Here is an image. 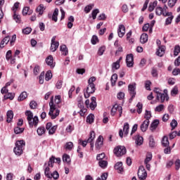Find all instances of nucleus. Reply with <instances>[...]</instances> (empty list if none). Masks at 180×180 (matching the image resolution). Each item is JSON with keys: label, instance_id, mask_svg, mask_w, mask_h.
Segmentation results:
<instances>
[{"label": "nucleus", "instance_id": "c9c22d12", "mask_svg": "<svg viewBox=\"0 0 180 180\" xmlns=\"http://www.w3.org/2000/svg\"><path fill=\"white\" fill-rule=\"evenodd\" d=\"M36 12H37L40 15H43V13L44 12V6L43 4H40L39 6L37 8Z\"/></svg>", "mask_w": 180, "mask_h": 180}, {"label": "nucleus", "instance_id": "f257e3e1", "mask_svg": "<svg viewBox=\"0 0 180 180\" xmlns=\"http://www.w3.org/2000/svg\"><path fill=\"white\" fill-rule=\"evenodd\" d=\"M25 115L27 116V120L28 122V124L30 127H37V124H39V117L34 116L33 117V112L30 110H27L25 112Z\"/></svg>", "mask_w": 180, "mask_h": 180}, {"label": "nucleus", "instance_id": "a878e982", "mask_svg": "<svg viewBox=\"0 0 180 180\" xmlns=\"http://www.w3.org/2000/svg\"><path fill=\"white\" fill-rule=\"evenodd\" d=\"M15 98V93H7V94L4 95V99L5 101L10 99V101H13Z\"/></svg>", "mask_w": 180, "mask_h": 180}, {"label": "nucleus", "instance_id": "2f4dec72", "mask_svg": "<svg viewBox=\"0 0 180 180\" xmlns=\"http://www.w3.org/2000/svg\"><path fill=\"white\" fill-rule=\"evenodd\" d=\"M129 129H130L129 124L125 122L123 127L124 136H127V134H129Z\"/></svg>", "mask_w": 180, "mask_h": 180}, {"label": "nucleus", "instance_id": "37998d69", "mask_svg": "<svg viewBox=\"0 0 180 180\" xmlns=\"http://www.w3.org/2000/svg\"><path fill=\"white\" fill-rule=\"evenodd\" d=\"M51 78H53V73H51V70H49L45 75V81H50Z\"/></svg>", "mask_w": 180, "mask_h": 180}, {"label": "nucleus", "instance_id": "69168bd1", "mask_svg": "<svg viewBox=\"0 0 180 180\" xmlns=\"http://www.w3.org/2000/svg\"><path fill=\"white\" fill-rule=\"evenodd\" d=\"M39 84H44V72H42L39 75Z\"/></svg>", "mask_w": 180, "mask_h": 180}, {"label": "nucleus", "instance_id": "bb28decb", "mask_svg": "<svg viewBox=\"0 0 180 180\" xmlns=\"http://www.w3.org/2000/svg\"><path fill=\"white\" fill-rule=\"evenodd\" d=\"M60 51L63 53V56L68 55V48H67L66 45H62L60 46Z\"/></svg>", "mask_w": 180, "mask_h": 180}, {"label": "nucleus", "instance_id": "6e6d98bb", "mask_svg": "<svg viewBox=\"0 0 180 180\" xmlns=\"http://www.w3.org/2000/svg\"><path fill=\"white\" fill-rule=\"evenodd\" d=\"M136 108H138L137 112L140 115V113L143 112V103H138V104L136 105Z\"/></svg>", "mask_w": 180, "mask_h": 180}, {"label": "nucleus", "instance_id": "e2e57ef3", "mask_svg": "<svg viewBox=\"0 0 180 180\" xmlns=\"http://www.w3.org/2000/svg\"><path fill=\"white\" fill-rule=\"evenodd\" d=\"M13 19L16 23H20V15H18L16 13H14Z\"/></svg>", "mask_w": 180, "mask_h": 180}, {"label": "nucleus", "instance_id": "5701e85b", "mask_svg": "<svg viewBox=\"0 0 180 180\" xmlns=\"http://www.w3.org/2000/svg\"><path fill=\"white\" fill-rule=\"evenodd\" d=\"M140 41L142 44H144L148 41V34L143 33L141 35Z\"/></svg>", "mask_w": 180, "mask_h": 180}, {"label": "nucleus", "instance_id": "20e7f679", "mask_svg": "<svg viewBox=\"0 0 180 180\" xmlns=\"http://www.w3.org/2000/svg\"><path fill=\"white\" fill-rule=\"evenodd\" d=\"M156 44L158 47V49L156 50V56L158 57H163L164 54H165V46H161V41L159 39H157Z\"/></svg>", "mask_w": 180, "mask_h": 180}, {"label": "nucleus", "instance_id": "6ab92c4d", "mask_svg": "<svg viewBox=\"0 0 180 180\" xmlns=\"http://www.w3.org/2000/svg\"><path fill=\"white\" fill-rule=\"evenodd\" d=\"M150 125V120H145L141 124V131H147V129H148V126Z\"/></svg>", "mask_w": 180, "mask_h": 180}, {"label": "nucleus", "instance_id": "3c124183", "mask_svg": "<svg viewBox=\"0 0 180 180\" xmlns=\"http://www.w3.org/2000/svg\"><path fill=\"white\" fill-rule=\"evenodd\" d=\"M170 126L172 127V130H174V129L178 126V122L176 120H172L170 123Z\"/></svg>", "mask_w": 180, "mask_h": 180}, {"label": "nucleus", "instance_id": "39448f33", "mask_svg": "<svg viewBox=\"0 0 180 180\" xmlns=\"http://www.w3.org/2000/svg\"><path fill=\"white\" fill-rule=\"evenodd\" d=\"M126 152L127 150L124 146H117L114 149V154H115L117 157H122V155H124Z\"/></svg>", "mask_w": 180, "mask_h": 180}, {"label": "nucleus", "instance_id": "f3484780", "mask_svg": "<svg viewBox=\"0 0 180 180\" xmlns=\"http://www.w3.org/2000/svg\"><path fill=\"white\" fill-rule=\"evenodd\" d=\"M119 37H123L126 34V27L124 25H119L118 30H117Z\"/></svg>", "mask_w": 180, "mask_h": 180}, {"label": "nucleus", "instance_id": "9d476101", "mask_svg": "<svg viewBox=\"0 0 180 180\" xmlns=\"http://www.w3.org/2000/svg\"><path fill=\"white\" fill-rule=\"evenodd\" d=\"M117 110L120 112V117H121L123 108H122V106H120L117 104L114 105L113 107L111 109L112 116H115V115H116V112H117Z\"/></svg>", "mask_w": 180, "mask_h": 180}, {"label": "nucleus", "instance_id": "2eb2a0df", "mask_svg": "<svg viewBox=\"0 0 180 180\" xmlns=\"http://www.w3.org/2000/svg\"><path fill=\"white\" fill-rule=\"evenodd\" d=\"M158 98H160L162 103L165 101H168V99H169V97L168 96V90L165 89L164 93H160V94L158 96Z\"/></svg>", "mask_w": 180, "mask_h": 180}, {"label": "nucleus", "instance_id": "79ce46f5", "mask_svg": "<svg viewBox=\"0 0 180 180\" xmlns=\"http://www.w3.org/2000/svg\"><path fill=\"white\" fill-rule=\"evenodd\" d=\"M155 13L158 15V16H161V15H163L164 9H162V7L158 6L155 9Z\"/></svg>", "mask_w": 180, "mask_h": 180}, {"label": "nucleus", "instance_id": "4468645a", "mask_svg": "<svg viewBox=\"0 0 180 180\" xmlns=\"http://www.w3.org/2000/svg\"><path fill=\"white\" fill-rule=\"evenodd\" d=\"M54 162H56L57 164H60L61 162V159L60 158H56L54 156H52L49 158V161L48 162V166L51 167L53 168V165Z\"/></svg>", "mask_w": 180, "mask_h": 180}, {"label": "nucleus", "instance_id": "72a5a7b5", "mask_svg": "<svg viewBox=\"0 0 180 180\" xmlns=\"http://www.w3.org/2000/svg\"><path fill=\"white\" fill-rule=\"evenodd\" d=\"M111 85L115 86L116 85V82L117 81V74L115 73L111 77Z\"/></svg>", "mask_w": 180, "mask_h": 180}, {"label": "nucleus", "instance_id": "bf43d9fd", "mask_svg": "<svg viewBox=\"0 0 180 180\" xmlns=\"http://www.w3.org/2000/svg\"><path fill=\"white\" fill-rule=\"evenodd\" d=\"M98 12H99V9H98V8H96L92 11L91 15H92V18L94 19V20H95V19H96V15H98Z\"/></svg>", "mask_w": 180, "mask_h": 180}, {"label": "nucleus", "instance_id": "ea45409f", "mask_svg": "<svg viewBox=\"0 0 180 180\" xmlns=\"http://www.w3.org/2000/svg\"><path fill=\"white\" fill-rule=\"evenodd\" d=\"M149 147L151 148H154V147H155V141H154V137L153 136L149 137Z\"/></svg>", "mask_w": 180, "mask_h": 180}, {"label": "nucleus", "instance_id": "7c9ffc66", "mask_svg": "<svg viewBox=\"0 0 180 180\" xmlns=\"http://www.w3.org/2000/svg\"><path fill=\"white\" fill-rule=\"evenodd\" d=\"M144 141V139H143V136H140L139 135L136 136V144L137 146H141Z\"/></svg>", "mask_w": 180, "mask_h": 180}, {"label": "nucleus", "instance_id": "c85d7f7f", "mask_svg": "<svg viewBox=\"0 0 180 180\" xmlns=\"http://www.w3.org/2000/svg\"><path fill=\"white\" fill-rule=\"evenodd\" d=\"M162 146L163 147H169V141H168V136H164L162 139Z\"/></svg>", "mask_w": 180, "mask_h": 180}, {"label": "nucleus", "instance_id": "58836bf2", "mask_svg": "<svg viewBox=\"0 0 180 180\" xmlns=\"http://www.w3.org/2000/svg\"><path fill=\"white\" fill-rule=\"evenodd\" d=\"M37 133L38 136H43L46 133V128L44 127H40L37 129Z\"/></svg>", "mask_w": 180, "mask_h": 180}, {"label": "nucleus", "instance_id": "4be33fe9", "mask_svg": "<svg viewBox=\"0 0 180 180\" xmlns=\"http://www.w3.org/2000/svg\"><path fill=\"white\" fill-rule=\"evenodd\" d=\"M115 169H117L119 174H122L123 172V163L122 162H118L115 165Z\"/></svg>", "mask_w": 180, "mask_h": 180}, {"label": "nucleus", "instance_id": "aec40b11", "mask_svg": "<svg viewBox=\"0 0 180 180\" xmlns=\"http://www.w3.org/2000/svg\"><path fill=\"white\" fill-rule=\"evenodd\" d=\"M158 124H160V120H153V122L150 124V130H151V131H154V130H155V129L158 127Z\"/></svg>", "mask_w": 180, "mask_h": 180}, {"label": "nucleus", "instance_id": "13d9d810", "mask_svg": "<svg viewBox=\"0 0 180 180\" xmlns=\"http://www.w3.org/2000/svg\"><path fill=\"white\" fill-rule=\"evenodd\" d=\"M177 1L178 0H169L168 6H169V8H173V6H175V4H176Z\"/></svg>", "mask_w": 180, "mask_h": 180}, {"label": "nucleus", "instance_id": "f704fd0d", "mask_svg": "<svg viewBox=\"0 0 180 180\" xmlns=\"http://www.w3.org/2000/svg\"><path fill=\"white\" fill-rule=\"evenodd\" d=\"M26 98H27V93L26 91H23L20 94L18 101L20 102L22 101H25Z\"/></svg>", "mask_w": 180, "mask_h": 180}, {"label": "nucleus", "instance_id": "680f3d73", "mask_svg": "<svg viewBox=\"0 0 180 180\" xmlns=\"http://www.w3.org/2000/svg\"><path fill=\"white\" fill-rule=\"evenodd\" d=\"M22 33H24V34H30V33H32V28L26 27V28L23 29Z\"/></svg>", "mask_w": 180, "mask_h": 180}, {"label": "nucleus", "instance_id": "c03bdc74", "mask_svg": "<svg viewBox=\"0 0 180 180\" xmlns=\"http://www.w3.org/2000/svg\"><path fill=\"white\" fill-rule=\"evenodd\" d=\"M94 117H95V115H94L93 114H90L87 116L86 117V122L87 123H89L90 124H92V122H94Z\"/></svg>", "mask_w": 180, "mask_h": 180}, {"label": "nucleus", "instance_id": "cd10ccee", "mask_svg": "<svg viewBox=\"0 0 180 180\" xmlns=\"http://www.w3.org/2000/svg\"><path fill=\"white\" fill-rule=\"evenodd\" d=\"M68 29H72V26H74V20H75V18H74V16L72 15H70L69 18H68Z\"/></svg>", "mask_w": 180, "mask_h": 180}, {"label": "nucleus", "instance_id": "4c0bfd02", "mask_svg": "<svg viewBox=\"0 0 180 180\" xmlns=\"http://www.w3.org/2000/svg\"><path fill=\"white\" fill-rule=\"evenodd\" d=\"M44 175L49 179H51V178H53L51 173H50V167H46V169L44 170Z\"/></svg>", "mask_w": 180, "mask_h": 180}, {"label": "nucleus", "instance_id": "338daca9", "mask_svg": "<svg viewBox=\"0 0 180 180\" xmlns=\"http://www.w3.org/2000/svg\"><path fill=\"white\" fill-rule=\"evenodd\" d=\"M51 174L52 175V178H53V179H58V178H60V174L57 171L53 172V174Z\"/></svg>", "mask_w": 180, "mask_h": 180}, {"label": "nucleus", "instance_id": "603ef678", "mask_svg": "<svg viewBox=\"0 0 180 180\" xmlns=\"http://www.w3.org/2000/svg\"><path fill=\"white\" fill-rule=\"evenodd\" d=\"M30 109H36L37 108V103L34 101H32L30 103Z\"/></svg>", "mask_w": 180, "mask_h": 180}, {"label": "nucleus", "instance_id": "b1692460", "mask_svg": "<svg viewBox=\"0 0 180 180\" xmlns=\"http://www.w3.org/2000/svg\"><path fill=\"white\" fill-rule=\"evenodd\" d=\"M9 40H11V37L9 36L5 37L1 42V49H4V47H5V44H8V43H9Z\"/></svg>", "mask_w": 180, "mask_h": 180}, {"label": "nucleus", "instance_id": "423d86ee", "mask_svg": "<svg viewBox=\"0 0 180 180\" xmlns=\"http://www.w3.org/2000/svg\"><path fill=\"white\" fill-rule=\"evenodd\" d=\"M138 176L141 180H145L147 178V172L144 166H140L138 170Z\"/></svg>", "mask_w": 180, "mask_h": 180}, {"label": "nucleus", "instance_id": "dca6fc26", "mask_svg": "<svg viewBox=\"0 0 180 180\" xmlns=\"http://www.w3.org/2000/svg\"><path fill=\"white\" fill-rule=\"evenodd\" d=\"M94 140H95V131H91L90 132V136L87 139V142L90 143L91 150H94Z\"/></svg>", "mask_w": 180, "mask_h": 180}, {"label": "nucleus", "instance_id": "e433bc0d", "mask_svg": "<svg viewBox=\"0 0 180 180\" xmlns=\"http://www.w3.org/2000/svg\"><path fill=\"white\" fill-rule=\"evenodd\" d=\"M157 4H158L157 1H155L153 3H150L148 7L149 12H153V11H154V8L157 6Z\"/></svg>", "mask_w": 180, "mask_h": 180}, {"label": "nucleus", "instance_id": "de8ad7c7", "mask_svg": "<svg viewBox=\"0 0 180 180\" xmlns=\"http://www.w3.org/2000/svg\"><path fill=\"white\" fill-rule=\"evenodd\" d=\"M25 129L23 128H20L19 127H16L15 129H14V133L15 134H20V133H23Z\"/></svg>", "mask_w": 180, "mask_h": 180}, {"label": "nucleus", "instance_id": "8fccbe9b", "mask_svg": "<svg viewBox=\"0 0 180 180\" xmlns=\"http://www.w3.org/2000/svg\"><path fill=\"white\" fill-rule=\"evenodd\" d=\"M112 68H115V70H119L120 68V60H117L112 64Z\"/></svg>", "mask_w": 180, "mask_h": 180}, {"label": "nucleus", "instance_id": "774afa93", "mask_svg": "<svg viewBox=\"0 0 180 180\" xmlns=\"http://www.w3.org/2000/svg\"><path fill=\"white\" fill-rule=\"evenodd\" d=\"M98 36L94 35L91 38L92 44H96V43H98Z\"/></svg>", "mask_w": 180, "mask_h": 180}, {"label": "nucleus", "instance_id": "49530a36", "mask_svg": "<svg viewBox=\"0 0 180 180\" xmlns=\"http://www.w3.org/2000/svg\"><path fill=\"white\" fill-rule=\"evenodd\" d=\"M98 164L101 168H106L108 167V161L106 160H100Z\"/></svg>", "mask_w": 180, "mask_h": 180}, {"label": "nucleus", "instance_id": "4d7b16f0", "mask_svg": "<svg viewBox=\"0 0 180 180\" xmlns=\"http://www.w3.org/2000/svg\"><path fill=\"white\" fill-rule=\"evenodd\" d=\"M164 110V104H160L155 108V112H162Z\"/></svg>", "mask_w": 180, "mask_h": 180}, {"label": "nucleus", "instance_id": "1a4fd4ad", "mask_svg": "<svg viewBox=\"0 0 180 180\" xmlns=\"http://www.w3.org/2000/svg\"><path fill=\"white\" fill-rule=\"evenodd\" d=\"M128 91L131 95L130 101L136 98V84H129L128 86Z\"/></svg>", "mask_w": 180, "mask_h": 180}, {"label": "nucleus", "instance_id": "ddd939ff", "mask_svg": "<svg viewBox=\"0 0 180 180\" xmlns=\"http://www.w3.org/2000/svg\"><path fill=\"white\" fill-rule=\"evenodd\" d=\"M102 146H103V136L100 135L96 141L95 147L96 150H101V148H102Z\"/></svg>", "mask_w": 180, "mask_h": 180}, {"label": "nucleus", "instance_id": "7ed1b4c3", "mask_svg": "<svg viewBox=\"0 0 180 180\" xmlns=\"http://www.w3.org/2000/svg\"><path fill=\"white\" fill-rule=\"evenodd\" d=\"M50 110L49 115L51 119H56L60 115V110H56V105L53 102V97L49 102Z\"/></svg>", "mask_w": 180, "mask_h": 180}, {"label": "nucleus", "instance_id": "9b49d317", "mask_svg": "<svg viewBox=\"0 0 180 180\" xmlns=\"http://www.w3.org/2000/svg\"><path fill=\"white\" fill-rule=\"evenodd\" d=\"M46 130H49V134H54L57 130V125L53 126L51 122H48L46 125Z\"/></svg>", "mask_w": 180, "mask_h": 180}, {"label": "nucleus", "instance_id": "864d4df0", "mask_svg": "<svg viewBox=\"0 0 180 180\" xmlns=\"http://www.w3.org/2000/svg\"><path fill=\"white\" fill-rule=\"evenodd\" d=\"M146 120H150L151 119V111L146 110L145 116H144Z\"/></svg>", "mask_w": 180, "mask_h": 180}, {"label": "nucleus", "instance_id": "09e8293b", "mask_svg": "<svg viewBox=\"0 0 180 180\" xmlns=\"http://www.w3.org/2000/svg\"><path fill=\"white\" fill-rule=\"evenodd\" d=\"M179 53H180V46L179 45H176L174 46V56H176Z\"/></svg>", "mask_w": 180, "mask_h": 180}, {"label": "nucleus", "instance_id": "a211bd4d", "mask_svg": "<svg viewBox=\"0 0 180 180\" xmlns=\"http://www.w3.org/2000/svg\"><path fill=\"white\" fill-rule=\"evenodd\" d=\"M53 56L51 55H50L46 58V63L47 65H49V67H51V68H54V67H56V64L53 63Z\"/></svg>", "mask_w": 180, "mask_h": 180}, {"label": "nucleus", "instance_id": "052dcab7", "mask_svg": "<svg viewBox=\"0 0 180 180\" xmlns=\"http://www.w3.org/2000/svg\"><path fill=\"white\" fill-rule=\"evenodd\" d=\"M172 19H174V15H172L170 17H168L166 20H165V25H171V23L172 22Z\"/></svg>", "mask_w": 180, "mask_h": 180}, {"label": "nucleus", "instance_id": "0e129e2a", "mask_svg": "<svg viewBox=\"0 0 180 180\" xmlns=\"http://www.w3.org/2000/svg\"><path fill=\"white\" fill-rule=\"evenodd\" d=\"M108 179V173H103L101 177H98L96 180H106Z\"/></svg>", "mask_w": 180, "mask_h": 180}, {"label": "nucleus", "instance_id": "6e6552de", "mask_svg": "<svg viewBox=\"0 0 180 180\" xmlns=\"http://www.w3.org/2000/svg\"><path fill=\"white\" fill-rule=\"evenodd\" d=\"M56 36L53 37L51 39V48L50 50L51 51H57V49H58V46H60V43L58 41H56Z\"/></svg>", "mask_w": 180, "mask_h": 180}, {"label": "nucleus", "instance_id": "5fc2aeb1", "mask_svg": "<svg viewBox=\"0 0 180 180\" xmlns=\"http://www.w3.org/2000/svg\"><path fill=\"white\" fill-rule=\"evenodd\" d=\"M105 50H106V48L105 46L100 47L98 51V56H103V53H105Z\"/></svg>", "mask_w": 180, "mask_h": 180}, {"label": "nucleus", "instance_id": "393cba45", "mask_svg": "<svg viewBox=\"0 0 180 180\" xmlns=\"http://www.w3.org/2000/svg\"><path fill=\"white\" fill-rule=\"evenodd\" d=\"M6 116H7V120H6L7 123H11V122H12V119H13V111L8 110L7 112Z\"/></svg>", "mask_w": 180, "mask_h": 180}, {"label": "nucleus", "instance_id": "f03ea898", "mask_svg": "<svg viewBox=\"0 0 180 180\" xmlns=\"http://www.w3.org/2000/svg\"><path fill=\"white\" fill-rule=\"evenodd\" d=\"M26 146L25 141H17L15 142V147L13 148L14 153L15 155L20 156L23 154V148Z\"/></svg>", "mask_w": 180, "mask_h": 180}, {"label": "nucleus", "instance_id": "473e14b6", "mask_svg": "<svg viewBox=\"0 0 180 180\" xmlns=\"http://www.w3.org/2000/svg\"><path fill=\"white\" fill-rule=\"evenodd\" d=\"M63 162H67V164L70 165V164H71V158H70V155L64 154L63 155Z\"/></svg>", "mask_w": 180, "mask_h": 180}, {"label": "nucleus", "instance_id": "c756f323", "mask_svg": "<svg viewBox=\"0 0 180 180\" xmlns=\"http://www.w3.org/2000/svg\"><path fill=\"white\" fill-rule=\"evenodd\" d=\"M57 16H58V8H55L51 17L52 20H53L54 22H57V20H58Z\"/></svg>", "mask_w": 180, "mask_h": 180}, {"label": "nucleus", "instance_id": "0eeeda50", "mask_svg": "<svg viewBox=\"0 0 180 180\" xmlns=\"http://www.w3.org/2000/svg\"><path fill=\"white\" fill-rule=\"evenodd\" d=\"M94 92H95V84H89L86 89V92H84V98H86V99L89 98V96H91V94H94Z\"/></svg>", "mask_w": 180, "mask_h": 180}, {"label": "nucleus", "instance_id": "a19ab883", "mask_svg": "<svg viewBox=\"0 0 180 180\" xmlns=\"http://www.w3.org/2000/svg\"><path fill=\"white\" fill-rule=\"evenodd\" d=\"M72 147H74V143L71 141L66 143L65 145V150H68V151H71Z\"/></svg>", "mask_w": 180, "mask_h": 180}, {"label": "nucleus", "instance_id": "412c9836", "mask_svg": "<svg viewBox=\"0 0 180 180\" xmlns=\"http://www.w3.org/2000/svg\"><path fill=\"white\" fill-rule=\"evenodd\" d=\"M91 102L89 104V108L91 109V110H94L95 108L97 106L96 97H91Z\"/></svg>", "mask_w": 180, "mask_h": 180}, {"label": "nucleus", "instance_id": "f8f14e48", "mask_svg": "<svg viewBox=\"0 0 180 180\" xmlns=\"http://www.w3.org/2000/svg\"><path fill=\"white\" fill-rule=\"evenodd\" d=\"M127 67L131 68L134 65V59L133 54L130 53L126 57Z\"/></svg>", "mask_w": 180, "mask_h": 180}, {"label": "nucleus", "instance_id": "a18cd8bd", "mask_svg": "<svg viewBox=\"0 0 180 180\" xmlns=\"http://www.w3.org/2000/svg\"><path fill=\"white\" fill-rule=\"evenodd\" d=\"M94 4H89L88 6H86L84 8V12L86 13H89L91 12V11H92L93 8H94Z\"/></svg>", "mask_w": 180, "mask_h": 180}]
</instances>
